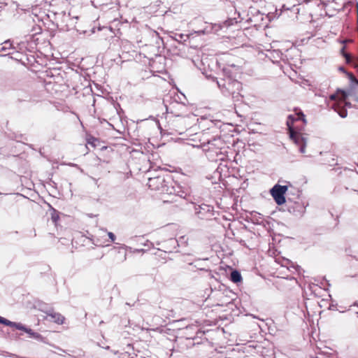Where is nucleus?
<instances>
[{
  "label": "nucleus",
  "instance_id": "f257e3e1",
  "mask_svg": "<svg viewBox=\"0 0 358 358\" xmlns=\"http://www.w3.org/2000/svg\"><path fill=\"white\" fill-rule=\"evenodd\" d=\"M234 67L235 65L224 67L222 70L223 78H217V84L224 96H231L234 101H242L243 85L236 79Z\"/></svg>",
  "mask_w": 358,
  "mask_h": 358
},
{
  "label": "nucleus",
  "instance_id": "f03ea898",
  "mask_svg": "<svg viewBox=\"0 0 358 358\" xmlns=\"http://www.w3.org/2000/svg\"><path fill=\"white\" fill-rule=\"evenodd\" d=\"M302 121L303 125L306 124V120L303 111L299 108H294V113L287 116L286 124L291 140L298 146L299 151L304 153L306 146V138L303 136L301 132L294 127L295 122Z\"/></svg>",
  "mask_w": 358,
  "mask_h": 358
},
{
  "label": "nucleus",
  "instance_id": "7ed1b4c3",
  "mask_svg": "<svg viewBox=\"0 0 358 358\" xmlns=\"http://www.w3.org/2000/svg\"><path fill=\"white\" fill-rule=\"evenodd\" d=\"M199 125L203 131L208 130L211 133H216L218 130H220V132L223 131L224 130V127H227L229 124L218 120L202 117L199 122Z\"/></svg>",
  "mask_w": 358,
  "mask_h": 358
},
{
  "label": "nucleus",
  "instance_id": "20e7f679",
  "mask_svg": "<svg viewBox=\"0 0 358 358\" xmlns=\"http://www.w3.org/2000/svg\"><path fill=\"white\" fill-rule=\"evenodd\" d=\"M287 190V186L275 185L271 189V194L278 205H282L286 202L285 194Z\"/></svg>",
  "mask_w": 358,
  "mask_h": 358
},
{
  "label": "nucleus",
  "instance_id": "39448f33",
  "mask_svg": "<svg viewBox=\"0 0 358 358\" xmlns=\"http://www.w3.org/2000/svg\"><path fill=\"white\" fill-rule=\"evenodd\" d=\"M113 259L116 263H121L127 259V250L124 247H113L110 250Z\"/></svg>",
  "mask_w": 358,
  "mask_h": 358
},
{
  "label": "nucleus",
  "instance_id": "423d86ee",
  "mask_svg": "<svg viewBox=\"0 0 358 358\" xmlns=\"http://www.w3.org/2000/svg\"><path fill=\"white\" fill-rule=\"evenodd\" d=\"M248 15H250V17L247 21L254 23V26L260 25V22L264 20V14L255 7L251 6L249 8Z\"/></svg>",
  "mask_w": 358,
  "mask_h": 358
},
{
  "label": "nucleus",
  "instance_id": "0eeeda50",
  "mask_svg": "<svg viewBox=\"0 0 358 358\" xmlns=\"http://www.w3.org/2000/svg\"><path fill=\"white\" fill-rule=\"evenodd\" d=\"M33 45H34L33 42H31L29 39H27L26 41L17 43L16 45L13 46V50L22 54H27V52H34L33 50L34 49V47Z\"/></svg>",
  "mask_w": 358,
  "mask_h": 358
},
{
  "label": "nucleus",
  "instance_id": "6e6552de",
  "mask_svg": "<svg viewBox=\"0 0 358 358\" xmlns=\"http://www.w3.org/2000/svg\"><path fill=\"white\" fill-rule=\"evenodd\" d=\"M14 328L24 331L29 335V338H32L38 341H41L43 338L42 336L40 334L34 331L31 329L25 327L22 323L16 322Z\"/></svg>",
  "mask_w": 358,
  "mask_h": 358
},
{
  "label": "nucleus",
  "instance_id": "1a4fd4ad",
  "mask_svg": "<svg viewBox=\"0 0 358 358\" xmlns=\"http://www.w3.org/2000/svg\"><path fill=\"white\" fill-rule=\"evenodd\" d=\"M164 179L162 177L149 178L148 186L152 190H160L164 187Z\"/></svg>",
  "mask_w": 358,
  "mask_h": 358
},
{
  "label": "nucleus",
  "instance_id": "9d476101",
  "mask_svg": "<svg viewBox=\"0 0 358 358\" xmlns=\"http://www.w3.org/2000/svg\"><path fill=\"white\" fill-rule=\"evenodd\" d=\"M343 0H320L318 6L322 5L324 8H326L329 3H334L336 6L333 7L334 11L343 10L345 8V3H341Z\"/></svg>",
  "mask_w": 358,
  "mask_h": 358
},
{
  "label": "nucleus",
  "instance_id": "9b49d317",
  "mask_svg": "<svg viewBox=\"0 0 358 358\" xmlns=\"http://www.w3.org/2000/svg\"><path fill=\"white\" fill-rule=\"evenodd\" d=\"M196 213L202 219L205 217L209 218L213 215V207L206 204H202L199 206V209L196 211Z\"/></svg>",
  "mask_w": 358,
  "mask_h": 358
},
{
  "label": "nucleus",
  "instance_id": "f8f14e48",
  "mask_svg": "<svg viewBox=\"0 0 358 358\" xmlns=\"http://www.w3.org/2000/svg\"><path fill=\"white\" fill-rule=\"evenodd\" d=\"M22 83L19 80H10L6 82L4 85V91L11 92V94H15L21 87H22Z\"/></svg>",
  "mask_w": 358,
  "mask_h": 358
},
{
  "label": "nucleus",
  "instance_id": "ddd939ff",
  "mask_svg": "<svg viewBox=\"0 0 358 358\" xmlns=\"http://www.w3.org/2000/svg\"><path fill=\"white\" fill-rule=\"evenodd\" d=\"M10 96L17 102L26 101L30 99L29 92L25 90L23 87H21L17 92H15V94H11Z\"/></svg>",
  "mask_w": 358,
  "mask_h": 358
},
{
  "label": "nucleus",
  "instance_id": "4468645a",
  "mask_svg": "<svg viewBox=\"0 0 358 358\" xmlns=\"http://www.w3.org/2000/svg\"><path fill=\"white\" fill-rule=\"evenodd\" d=\"M30 34L29 35V39L32 41L34 45H36V41L38 40L36 38V36L42 33V28L38 24H34L31 27V29L29 31Z\"/></svg>",
  "mask_w": 358,
  "mask_h": 358
},
{
  "label": "nucleus",
  "instance_id": "2eb2a0df",
  "mask_svg": "<svg viewBox=\"0 0 358 358\" xmlns=\"http://www.w3.org/2000/svg\"><path fill=\"white\" fill-rule=\"evenodd\" d=\"M24 55L25 54H22L21 52H19L15 50H13L12 52H9L8 53L3 54L1 56L4 57L6 55H9L11 59H15L22 64V62H24L23 59L24 57Z\"/></svg>",
  "mask_w": 358,
  "mask_h": 358
},
{
  "label": "nucleus",
  "instance_id": "dca6fc26",
  "mask_svg": "<svg viewBox=\"0 0 358 358\" xmlns=\"http://www.w3.org/2000/svg\"><path fill=\"white\" fill-rule=\"evenodd\" d=\"M48 317H50V320L57 324H63L64 321V317L60 313L51 311L48 313Z\"/></svg>",
  "mask_w": 358,
  "mask_h": 358
},
{
  "label": "nucleus",
  "instance_id": "f3484780",
  "mask_svg": "<svg viewBox=\"0 0 358 358\" xmlns=\"http://www.w3.org/2000/svg\"><path fill=\"white\" fill-rule=\"evenodd\" d=\"M341 52L342 56L345 58V62L347 64L355 63L356 65H358V57H353L351 54H349L345 51V47H343L341 50Z\"/></svg>",
  "mask_w": 358,
  "mask_h": 358
},
{
  "label": "nucleus",
  "instance_id": "a211bd4d",
  "mask_svg": "<svg viewBox=\"0 0 358 358\" xmlns=\"http://www.w3.org/2000/svg\"><path fill=\"white\" fill-rule=\"evenodd\" d=\"M31 53L32 52H27V53L24 55L23 59L24 62H22L23 65H33L36 62V58Z\"/></svg>",
  "mask_w": 358,
  "mask_h": 358
},
{
  "label": "nucleus",
  "instance_id": "6ab92c4d",
  "mask_svg": "<svg viewBox=\"0 0 358 358\" xmlns=\"http://www.w3.org/2000/svg\"><path fill=\"white\" fill-rule=\"evenodd\" d=\"M199 35L209 34L213 33V23L206 22V26L203 29L196 31Z\"/></svg>",
  "mask_w": 358,
  "mask_h": 358
},
{
  "label": "nucleus",
  "instance_id": "aec40b11",
  "mask_svg": "<svg viewBox=\"0 0 358 358\" xmlns=\"http://www.w3.org/2000/svg\"><path fill=\"white\" fill-rule=\"evenodd\" d=\"M13 43L10 40H6L0 44V52H6L8 50H13Z\"/></svg>",
  "mask_w": 358,
  "mask_h": 358
},
{
  "label": "nucleus",
  "instance_id": "412c9836",
  "mask_svg": "<svg viewBox=\"0 0 358 358\" xmlns=\"http://www.w3.org/2000/svg\"><path fill=\"white\" fill-rule=\"evenodd\" d=\"M86 141L87 143L85 146L87 149H89V145H90L92 148H96L97 145L99 144V141L98 138L92 136H88Z\"/></svg>",
  "mask_w": 358,
  "mask_h": 358
},
{
  "label": "nucleus",
  "instance_id": "4be33fe9",
  "mask_svg": "<svg viewBox=\"0 0 358 358\" xmlns=\"http://www.w3.org/2000/svg\"><path fill=\"white\" fill-rule=\"evenodd\" d=\"M228 158H220V162L217 166V170L220 171V172H223L224 171V169H229V166L228 165Z\"/></svg>",
  "mask_w": 358,
  "mask_h": 358
},
{
  "label": "nucleus",
  "instance_id": "5701e85b",
  "mask_svg": "<svg viewBox=\"0 0 358 358\" xmlns=\"http://www.w3.org/2000/svg\"><path fill=\"white\" fill-rule=\"evenodd\" d=\"M230 280L235 283L241 282L242 280L241 273L236 270L233 271L231 273Z\"/></svg>",
  "mask_w": 358,
  "mask_h": 358
},
{
  "label": "nucleus",
  "instance_id": "b1692460",
  "mask_svg": "<svg viewBox=\"0 0 358 358\" xmlns=\"http://www.w3.org/2000/svg\"><path fill=\"white\" fill-rule=\"evenodd\" d=\"M173 38L175 41L181 43L182 41H186L189 38V36L184 34H175Z\"/></svg>",
  "mask_w": 358,
  "mask_h": 358
},
{
  "label": "nucleus",
  "instance_id": "393cba45",
  "mask_svg": "<svg viewBox=\"0 0 358 358\" xmlns=\"http://www.w3.org/2000/svg\"><path fill=\"white\" fill-rule=\"evenodd\" d=\"M51 220L55 223L57 224L58 220H59V213L56 209L52 208L51 210Z\"/></svg>",
  "mask_w": 358,
  "mask_h": 358
},
{
  "label": "nucleus",
  "instance_id": "a878e982",
  "mask_svg": "<svg viewBox=\"0 0 358 358\" xmlns=\"http://www.w3.org/2000/svg\"><path fill=\"white\" fill-rule=\"evenodd\" d=\"M273 57L275 59H280V60H285V57H286V55H285L281 50H275L271 53Z\"/></svg>",
  "mask_w": 358,
  "mask_h": 358
},
{
  "label": "nucleus",
  "instance_id": "bb28decb",
  "mask_svg": "<svg viewBox=\"0 0 358 358\" xmlns=\"http://www.w3.org/2000/svg\"><path fill=\"white\" fill-rule=\"evenodd\" d=\"M238 22V20L236 17L233 18H228L227 20L223 22V24L224 27H229L231 25L236 24Z\"/></svg>",
  "mask_w": 358,
  "mask_h": 358
},
{
  "label": "nucleus",
  "instance_id": "cd10ccee",
  "mask_svg": "<svg viewBox=\"0 0 358 358\" xmlns=\"http://www.w3.org/2000/svg\"><path fill=\"white\" fill-rule=\"evenodd\" d=\"M15 322H11L1 316H0V324H3L4 325H6V326H8V327H14L15 325Z\"/></svg>",
  "mask_w": 358,
  "mask_h": 358
},
{
  "label": "nucleus",
  "instance_id": "c85d7f7f",
  "mask_svg": "<svg viewBox=\"0 0 358 358\" xmlns=\"http://www.w3.org/2000/svg\"><path fill=\"white\" fill-rule=\"evenodd\" d=\"M316 358H337L335 355L331 353H327L324 352H319Z\"/></svg>",
  "mask_w": 358,
  "mask_h": 358
},
{
  "label": "nucleus",
  "instance_id": "c756f323",
  "mask_svg": "<svg viewBox=\"0 0 358 358\" xmlns=\"http://www.w3.org/2000/svg\"><path fill=\"white\" fill-rule=\"evenodd\" d=\"M347 76L352 84L358 86V79L354 76L352 73H347Z\"/></svg>",
  "mask_w": 358,
  "mask_h": 358
},
{
  "label": "nucleus",
  "instance_id": "7c9ffc66",
  "mask_svg": "<svg viewBox=\"0 0 358 358\" xmlns=\"http://www.w3.org/2000/svg\"><path fill=\"white\" fill-rule=\"evenodd\" d=\"M213 33L216 34L218 31L221 30L222 27H224L223 22L222 23H214L213 24Z\"/></svg>",
  "mask_w": 358,
  "mask_h": 358
},
{
  "label": "nucleus",
  "instance_id": "2f4dec72",
  "mask_svg": "<svg viewBox=\"0 0 358 358\" xmlns=\"http://www.w3.org/2000/svg\"><path fill=\"white\" fill-rule=\"evenodd\" d=\"M73 26V24H64V26H62V27L61 28V30L64 31H69L71 28L70 27Z\"/></svg>",
  "mask_w": 358,
  "mask_h": 358
},
{
  "label": "nucleus",
  "instance_id": "473e14b6",
  "mask_svg": "<svg viewBox=\"0 0 358 358\" xmlns=\"http://www.w3.org/2000/svg\"><path fill=\"white\" fill-rule=\"evenodd\" d=\"M338 115H340L341 117L344 118V117H347L348 111H347V110L344 109V110H341V112H339Z\"/></svg>",
  "mask_w": 358,
  "mask_h": 358
},
{
  "label": "nucleus",
  "instance_id": "72a5a7b5",
  "mask_svg": "<svg viewBox=\"0 0 358 358\" xmlns=\"http://www.w3.org/2000/svg\"><path fill=\"white\" fill-rule=\"evenodd\" d=\"M108 236L112 242H114L115 241L116 237L113 232H108Z\"/></svg>",
  "mask_w": 358,
  "mask_h": 358
},
{
  "label": "nucleus",
  "instance_id": "f704fd0d",
  "mask_svg": "<svg viewBox=\"0 0 358 358\" xmlns=\"http://www.w3.org/2000/svg\"><path fill=\"white\" fill-rule=\"evenodd\" d=\"M63 13V17H64V20L63 21H66V18H69V20L71 21H72L73 20L70 18V13H69L68 15H66V12H62Z\"/></svg>",
  "mask_w": 358,
  "mask_h": 358
},
{
  "label": "nucleus",
  "instance_id": "c9c22d12",
  "mask_svg": "<svg viewBox=\"0 0 358 358\" xmlns=\"http://www.w3.org/2000/svg\"><path fill=\"white\" fill-rule=\"evenodd\" d=\"M337 92H341L343 94V96H344V99H346L348 96V94L346 93L345 91L341 90V89H338L337 90Z\"/></svg>",
  "mask_w": 358,
  "mask_h": 358
},
{
  "label": "nucleus",
  "instance_id": "e433bc0d",
  "mask_svg": "<svg viewBox=\"0 0 358 358\" xmlns=\"http://www.w3.org/2000/svg\"><path fill=\"white\" fill-rule=\"evenodd\" d=\"M337 96H338L337 93H334V94H330L329 99L331 100L334 101L337 99Z\"/></svg>",
  "mask_w": 358,
  "mask_h": 358
},
{
  "label": "nucleus",
  "instance_id": "4c0bfd02",
  "mask_svg": "<svg viewBox=\"0 0 358 358\" xmlns=\"http://www.w3.org/2000/svg\"><path fill=\"white\" fill-rule=\"evenodd\" d=\"M338 70L341 72H343L344 73H345L347 75V73H349L348 71H346V69H345V67L343 66H339L338 68Z\"/></svg>",
  "mask_w": 358,
  "mask_h": 358
},
{
  "label": "nucleus",
  "instance_id": "58836bf2",
  "mask_svg": "<svg viewBox=\"0 0 358 358\" xmlns=\"http://www.w3.org/2000/svg\"><path fill=\"white\" fill-rule=\"evenodd\" d=\"M289 10V7H287L285 5H282V8H281V10H280V13L282 12V10ZM281 13L279 14V15H280Z\"/></svg>",
  "mask_w": 358,
  "mask_h": 358
},
{
  "label": "nucleus",
  "instance_id": "ea45409f",
  "mask_svg": "<svg viewBox=\"0 0 358 358\" xmlns=\"http://www.w3.org/2000/svg\"><path fill=\"white\" fill-rule=\"evenodd\" d=\"M334 13H329V12L326 11L325 12V15L328 16L329 17H331L333 16H334Z\"/></svg>",
  "mask_w": 358,
  "mask_h": 358
},
{
  "label": "nucleus",
  "instance_id": "a19ab883",
  "mask_svg": "<svg viewBox=\"0 0 358 358\" xmlns=\"http://www.w3.org/2000/svg\"><path fill=\"white\" fill-rule=\"evenodd\" d=\"M26 146H27L30 150H31L32 152H36V150L32 148V145L26 144Z\"/></svg>",
  "mask_w": 358,
  "mask_h": 358
},
{
  "label": "nucleus",
  "instance_id": "79ce46f5",
  "mask_svg": "<svg viewBox=\"0 0 358 358\" xmlns=\"http://www.w3.org/2000/svg\"><path fill=\"white\" fill-rule=\"evenodd\" d=\"M156 122H157V124L158 129H159L160 130V131L162 132V127H161V125H160V124H159V120H157V121H156Z\"/></svg>",
  "mask_w": 358,
  "mask_h": 358
},
{
  "label": "nucleus",
  "instance_id": "37998d69",
  "mask_svg": "<svg viewBox=\"0 0 358 358\" xmlns=\"http://www.w3.org/2000/svg\"><path fill=\"white\" fill-rule=\"evenodd\" d=\"M345 105H346L347 106H348V107H350V106H351V103H349V102H346V103H345Z\"/></svg>",
  "mask_w": 358,
  "mask_h": 358
},
{
  "label": "nucleus",
  "instance_id": "c03bdc74",
  "mask_svg": "<svg viewBox=\"0 0 358 358\" xmlns=\"http://www.w3.org/2000/svg\"><path fill=\"white\" fill-rule=\"evenodd\" d=\"M233 162H236V164H238L237 160H236V158H234V159Z\"/></svg>",
  "mask_w": 358,
  "mask_h": 358
},
{
  "label": "nucleus",
  "instance_id": "a18cd8bd",
  "mask_svg": "<svg viewBox=\"0 0 358 358\" xmlns=\"http://www.w3.org/2000/svg\"><path fill=\"white\" fill-rule=\"evenodd\" d=\"M355 100L358 102V97L355 96Z\"/></svg>",
  "mask_w": 358,
  "mask_h": 358
},
{
  "label": "nucleus",
  "instance_id": "49530a36",
  "mask_svg": "<svg viewBox=\"0 0 358 358\" xmlns=\"http://www.w3.org/2000/svg\"><path fill=\"white\" fill-rule=\"evenodd\" d=\"M295 204H296L298 207H301V205H300L299 203H296Z\"/></svg>",
  "mask_w": 358,
  "mask_h": 358
},
{
  "label": "nucleus",
  "instance_id": "de8ad7c7",
  "mask_svg": "<svg viewBox=\"0 0 358 358\" xmlns=\"http://www.w3.org/2000/svg\"><path fill=\"white\" fill-rule=\"evenodd\" d=\"M13 157H19V155H13Z\"/></svg>",
  "mask_w": 358,
  "mask_h": 358
},
{
  "label": "nucleus",
  "instance_id": "09e8293b",
  "mask_svg": "<svg viewBox=\"0 0 358 358\" xmlns=\"http://www.w3.org/2000/svg\"><path fill=\"white\" fill-rule=\"evenodd\" d=\"M288 211H290V212H291L290 206H288Z\"/></svg>",
  "mask_w": 358,
  "mask_h": 358
},
{
  "label": "nucleus",
  "instance_id": "8fccbe9b",
  "mask_svg": "<svg viewBox=\"0 0 358 358\" xmlns=\"http://www.w3.org/2000/svg\"><path fill=\"white\" fill-rule=\"evenodd\" d=\"M357 73H358V68H357Z\"/></svg>",
  "mask_w": 358,
  "mask_h": 358
}]
</instances>
